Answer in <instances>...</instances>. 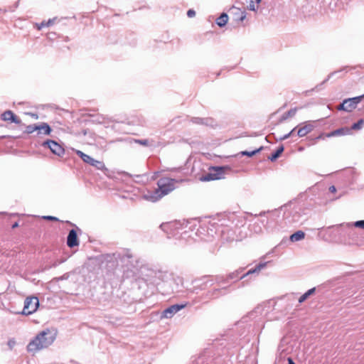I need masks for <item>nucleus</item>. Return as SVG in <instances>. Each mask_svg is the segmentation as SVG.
Segmentation results:
<instances>
[{
  "label": "nucleus",
  "instance_id": "1",
  "mask_svg": "<svg viewBox=\"0 0 364 364\" xmlns=\"http://www.w3.org/2000/svg\"><path fill=\"white\" fill-rule=\"evenodd\" d=\"M182 180H176L170 178H161L157 181L158 188L153 191H148L144 195V198L151 202H156L164 196L168 195L176 188V183L181 182Z\"/></svg>",
  "mask_w": 364,
  "mask_h": 364
},
{
  "label": "nucleus",
  "instance_id": "2",
  "mask_svg": "<svg viewBox=\"0 0 364 364\" xmlns=\"http://www.w3.org/2000/svg\"><path fill=\"white\" fill-rule=\"evenodd\" d=\"M55 333L49 329L42 331L36 335L27 345V350L29 353H36L43 348L50 346L55 341Z\"/></svg>",
  "mask_w": 364,
  "mask_h": 364
},
{
  "label": "nucleus",
  "instance_id": "3",
  "mask_svg": "<svg viewBox=\"0 0 364 364\" xmlns=\"http://www.w3.org/2000/svg\"><path fill=\"white\" fill-rule=\"evenodd\" d=\"M215 282V278L213 279L209 276H205L200 279L194 281V287L191 290L192 293H198L199 290H204L208 285L212 286Z\"/></svg>",
  "mask_w": 364,
  "mask_h": 364
},
{
  "label": "nucleus",
  "instance_id": "4",
  "mask_svg": "<svg viewBox=\"0 0 364 364\" xmlns=\"http://www.w3.org/2000/svg\"><path fill=\"white\" fill-rule=\"evenodd\" d=\"M39 306L38 299L36 296L27 297L24 301V306L21 314L30 315L34 313Z\"/></svg>",
  "mask_w": 364,
  "mask_h": 364
},
{
  "label": "nucleus",
  "instance_id": "5",
  "mask_svg": "<svg viewBox=\"0 0 364 364\" xmlns=\"http://www.w3.org/2000/svg\"><path fill=\"white\" fill-rule=\"evenodd\" d=\"M75 153L85 163L88 164L99 170H102L105 168V164L103 162L94 159L90 156L83 153L82 151L80 150H75Z\"/></svg>",
  "mask_w": 364,
  "mask_h": 364
},
{
  "label": "nucleus",
  "instance_id": "6",
  "mask_svg": "<svg viewBox=\"0 0 364 364\" xmlns=\"http://www.w3.org/2000/svg\"><path fill=\"white\" fill-rule=\"evenodd\" d=\"M229 169L227 166H216L213 167V171L214 172H211L205 175L202 180L205 181H208L211 180H218L220 179L223 177L225 170Z\"/></svg>",
  "mask_w": 364,
  "mask_h": 364
},
{
  "label": "nucleus",
  "instance_id": "7",
  "mask_svg": "<svg viewBox=\"0 0 364 364\" xmlns=\"http://www.w3.org/2000/svg\"><path fill=\"white\" fill-rule=\"evenodd\" d=\"M42 146L49 149L51 152L58 156L64 154L65 150L58 143L53 140H46L42 143Z\"/></svg>",
  "mask_w": 364,
  "mask_h": 364
},
{
  "label": "nucleus",
  "instance_id": "8",
  "mask_svg": "<svg viewBox=\"0 0 364 364\" xmlns=\"http://www.w3.org/2000/svg\"><path fill=\"white\" fill-rule=\"evenodd\" d=\"M41 129H44V134L49 135L51 132V129L50 126L45 122L41 123V124H31L26 127V132L28 134H31L35 131H38V133H41Z\"/></svg>",
  "mask_w": 364,
  "mask_h": 364
},
{
  "label": "nucleus",
  "instance_id": "9",
  "mask_svg": "<svg viewBox=\"0 0 364 364\" xmlns=\"http://www.w3.org/2000/svg\"><path fill=\"white\" fill-rule=\"evenodd\" d=\"M186 305V304H174L166 309H164L161 314V318H170L180 310L183 309Z\"/></svg>",
  "mask_w": 364,
  "mask_h": 364
},
{
  "label": "nucleus",
  "instance_id": "10",
  "mask_svg": "<svg viewBox=\"0 0 364 364\" xmlns=\"http://www.w3.org/2000/svg\"><path fill=\"white\" fill-rule=\"evenodd\" d=\"M364 97V95L358 97L348 98L346 100L347 105L346 106V112H351L356 108L358 103L360 102Z\"/></svg>",
  "mask_w": 364,
  "mask_h": 364
},
{
  "label": "nucleus",
  "instance_id": "11",
  "mask_svg": "<svg viewBox=\"0 0 364 364\" xmlns=\"http://www.w3.org/2000/svg\"><path fill=\"white\" fill-rule=\"evenodd\" d=\"M67 245L69 247H74L79 245V240L77 238V232L74 229L69 231L67 237Z\"/></svg>",
  "mask_w": 364,
  "mask_h": 364
},
{
  "label": "nucleus",
  "instance_id": "12",
  "mask_svg": "<svg viewBox=\"0 0 364 364\" xmlns=\"http://www.w3.org/2000/svg\"><path fill=\"white\" fill-rule=\"evenodd\" d=\"M1 119L4 121H10L11 122H14L17 124H19L21 122V119L10 110L4 112L1 114Z\"/></svg>",
  "mask_w": 364,
  "mask_h": 364
},
{
  "label": "nucleus",
  "instance_id": "13",
  "mask_svg": "<svg viewBox=\"0 0 364 364\" xmlns=\"http://www.w3.org/2000/svg\"><path fill=\"white\" fill-rule=\"evenodd\" d=\"M350 134V129L348 127H342L340 129H337L330 133L326 134V137H333L338 136H343Z\"/></svg>",
  "mask_w": 364,
  "mask_h": 364
},
{
  "label": "nucleus",
  "instance_id": "14",
  "mask_svg": "<svg viewBox=\"0 0 364 364\" xmlns=\"http://www.w3.org/2000/svg\"><path fill=\"white\" fill-rule=\"evenodd\" d=\"M154 277L160 281L166 282L171 278V274L167 271L158 270L154 272Z\"/></svg>",
  "mask_w": 364,
  "mask_h": 364
},
{
  "label": "nucleus",
  "instance_id": "15",
  "mask_svg": "<svg viewBox=\"0 0 364 364\" xmlns=\"http://www.w3.org/2000/svg\"><path fill=\"white\" fill-rule=\"evenodd\" d=\"M239 274H240V271L237 270V271H235L234 272L229 274L227 276L226 279H224L223 277H216L215 282L217 283H221V282L226 283V282H228V280L239 278Z\"/></svg>",
  "mask_w": 364,
  "mask_h": 364
},
{
  "label": "nucleus",
  "instance_id": "16",
  "mask_svg": "<svg viewBox=\"0 0 364 364\" xmlns=\"http://www.w3.org/2000/svg\"><path fill=\"white\" fill-rule=\"evenodd\" d=\"M314 129V126L311 124H308L304 125V127L299 128L297 131V135L299 137H302L306 136L307 134L311 132Z\"/></svg>",
  "mask_w": 364,
  "mask_h": 364
},
{
  "label": "nucleus",
  "instance_id": "17",
  "mask_svg": "<svg viewBox=\"0 0 364 364\" xmlns=\"http://www.w3.org/2000/svg\"><path fill=\"white\" fill-rule=\"evenodd\" d=\"M266 266V263H260L257 264L255 268L250 269L246 274H243L240 277V279H242L245 277L252 274L253 273H258L261 269H262Z\"/></svg>",
  "mask_w": 364,
  "mask_h": 364
},
{
  "label": "nucleus",
  "instance_id": "18",
  "mask_svg": "<svg viewBox=\"0 0 364 364\" xmlns=\"http://www.w3.org/2000/svg\"><path fill=\"white\" fill-rule=\"evenodd\" d=\"M305 237V234L303 231L301 230H299V231H296V232L293 233L291 236H290V240L291 242H298V241H300L301 240H303Z\"/></svg>",
  "mask_w": 364,
  "mask_h": 364
},
{
  "label": "nucleus",
  "instance_id": "19",
  "mask_svg": "<svg viewBox=\"0 0 364 364\" xmlns=\"http://www.w3.org/2000/svg\"><path fill=\"white\" fill-rule=\"evenodd\" d=\"M228 21V16L225 13H223L217 19L216 23L218 26H224Z\"/></svg>",
  "mask_w": 364,
  "mask_h": 364
},
{
  "label": "nucleus",
  "instance_id": "20",
  "mask_svg": "<svg viewBox=\"0 0 364 364\" xmlns=\"http://www.w3.org/2000/svg\"><path fill=\"white\" fill-rule=\"evenodd\" d=\"M316 291V288H311L309 289L306 293H304L303 295H301L299 299V302L300 304L305 301L308 298H309L310 296L313 295Z\"/></svg>",
  "mask_w": 364,
  "mask_h": 364
},
{
  "label": "nucleus",
  "instance_id": "21",
  "mask_svg": "<svg viewBox=\"0 0 364 364\" xmlns=\"http://www.w3.org/2000/svg\"><path fill=\"white\" fill-rule=\"evenodd\" d=\"M135 142L145 146H155L156 143L154 140L149 139H136Z\"/></svg>",
  "mask_w": 364,
  "mask_h": 364
},
{
  "label": "nucleus",
  "instance_id": "22",
  "mask_svg": "<svg viewBox=\"0 0 364 364\" xmlns=\"http://www.w3.org/2000/svg\"><path fill=\"white\" fill-rule=\"evenodd\" d=\"M283 151H284L283 146H279L277 149V150L269 157V159L271 160L272 161H275L277 158L279 157V156L282 154Z\"/></svg>",
  "mask_w": 364,
  "mask_h": 364
},
{
  "label": "nucleus",
  "instance_id": "23",
  "mask_svg": "<svg viewBox=\"0 0 364 364\" xmlns=\"http://www.w3.org/2000/svg\"><path fill=\"white\" fill-rule=\"evenodd\" d=\"M364 126V119H360L356 123H354L350 128L351 130H360Z\"/></svg>",
  "mask_w": 364,
  "mask_h": 364
},
{
  "label": "nucleus",
  "instance_id": "24",
  "mask_svg": "<svg viewBox=\"0 0 364 364\" xmlns=\"http://www.w3.org/2000/svg\"><path fill=\"white\" fill-rule=\"evenodd\" d=\"M262 149V146H261L260 148H259L256 150L252 151H241L240 154L242 156H247L251 157V156H254L255 154L259 152Z\"/></svg>",
  "mask_w": 364,
  "mask_h": 364
},
{
  "label": "nucleus",
  "instance_id": "25",
  "mask_svg": "<svg viewBox=\"0 0 364 364\" xmlns=\"http://www.w3.org/2000/svg\"><path fill=\"white\" fill-rule=\"evenodd\" d=\"M346 225L348 227L355 226L356 228L364 229V220H358V221L353 223V224L348 223Z\"/></svg>",
  "mask_w": 364,
  "mask_h": 364
},
{
  "label": "nucleus",
  "instance_id": "26",
  "mask_svg": "<svg viewBox=\"0 0 364 364\" xmlns=\"http://www.w3.org/2000/svg\"><path fill=\"white\" fill-rule=\"evenodd\" d=\"M210 120V119L194 118L193 122L196 124H208V122Z\"/></svg>",
  "mask_w": 364,
  "mask_h": 364
},
{
  "label": "nucleus",
  "instance_id": "27",
  "mask_svg": "<svg viewBox=\"0 0 364 364\" xmlns=\"http://www.w3.org/2000/svg\"><path fill=\"white\" fill-rule=\"evenodd\" d=\"M57 21H58V18L54 17L53 18H50L48 21H43L42 22L44 23V27H50V26H53Z\"/></svg>",
  "mask_w": 364,
  "mask_h": 364
},
{
  "label": "nucleus",
  "instance_id": "28",
  "mask_svg": "<svg viewBox=\"0 0 364 364\" xmlns=\"http://www.w3.org/2000/svg\"><path fill=\"white\" fill-rule=\"evenodd\" d=\"M232 9L236 11V12H235L236 14H241L240 18H239L240 21H242L245 18L246 14H245V11H242L240 9H239L235 7V6H232Z\"/></svg>",
  "mask_w": 364,
  "mask_h": 364
},
{
  "label": "nucleus",
  "instance_id": "29",
  "mask_svg": "<svg viewBox=\"0 0 364 364\" xmlns=\"http://www.w3.org/2000/svg\"><path fill=\"white\" fill-rule=\"evenodd\" d=\"M225 289H226V287L223 288V289H215L212 292H210V296L213 297H218L220 294V292L222 290H225Z\"/></svg>",
  "mask_w": 364,
  "mask_h": 364
},
{
  "label": "nucleus",
  "instance_id": "30",
  "mask_svg": "<svg viewBox=\"0 0 364 364\" xmlns=\"http://www.w3.org/2000/svg\"><path fill=\"white\" fill-rule=\"evenodd\" d=\"M258 6L255 4V2L253 1H251L250 2V4L248 6V9L250 11H256L257 9Z\"/></svg>",
  "mask_w": 364,
  "mask_h": 364
},
{
  "label": "nucleus",
  "instance_id": "31",
  "mask_svg": "<svg viewBox=\"0 0 364 364\" xmlns=\"http://www.w3.org/2000/svg\"><path fill=\"white\" fill-rule=\"evenodd\" d=\"M7 344L9 348L11 350L16 345V341L14 338L9 339Z\"/></svg>",
  "mask_w": 364,
  "mask_h": 364
},
{
  "label": "nucleus",
  "instance_id": "32",
  "mask_svg": "<svg viewBox=\"0 0 364 364\" xmlns=\"http://www.w3.org/2000/svg\"><path fill=\"white\" fill-rule=\"evenodd\" d=\"M296 130V128L293 129L289 133L285 134L284 136L281 138L282 140H284L288 139L290 136L293 135L294 132Z\"/></svg>",
  "mask_w": 364,
  "mask_h": 364
},
{
  "label": "nucleus",
  "instance_id": "33",
  "mask_svg": "<svg viewBox=\"0 0 364 364\" xmlns=\"http://www.w3.org/2000/svg\"><path fill=\"white\" fill-rule=\"evenodd\" d=\"M296 109H291L290 110H289L287 112V117H293L296 114Z\"/></svg>",
  "mask_w": 364,
  "mask_h": 364
},
{
  "label": "nucleus",
  "instance_id": "34",
  "mask_svg": "<svg viewBox=\"0 0 364 364\" xmlns=\"http://www.w3.org/2000/svg\"><path fill=\"white\" fill-rule=\"evenodd\" d=\"M347 105V102L346 100L338 106V109L346 111V106Z\"/></svg>",
  "mask_w": 364,
  "mask_h": 364
},
{
  "label": "nucleus",
  "instance_id": "35",
  "mask_svg": "<svg viewBox=\"0 0 364 364\" xmlns=\"http://www.w3.org/2000/svg\"><path fill=\"white\" fill-rule=\"evenodd\" d=\"M187 16L189 18H193L196 16V11L193 9H189L187 11Z\"/></svg>",
  "mask_w": 364,
  "mask_h": 364
},
{
  "label": "nucleus",
  "instance_id": "36",
  "mask_svg": "<svg viewBox=\"0 0 364 364\" xmlns=\"http://www.w3.org/2000/svg\"><path fill=\"white\" fill-rule=\"evenodd\" d=\"M35 28H36L38 31L41 30L44 28V23L41 22V23H36L34 24Z\"/></svg>",
  "mask_w": 364,
  "mask_h": 364
},
{
  "label": "nucleus",
  "instance_id": "37",
  "mask_svg": "<svg viewBox=\"0 0 364 364\" xmlns=\"http://www.w3.org/2000/svg\"><path fill=\"white\" fill-rule=\"evenodd\" d=\"M43 218L45 220H53V221H58V218L54 217V216H50V215H48V216H44Z\"/></svg>",
  "mask_w": 364,
  "mask_h": 364
},
{
  "label": "nucleus",
  "instance_id": "38",
  "mask_svg": "<svg viewBox=\"0 0 364 364\" xmlns=\"http://www.w3.org/2000/svg\"><path fill=\"white\" fill-rule=\"evenodd\" d=\"M329 191L331 193H334L336 191V188L334 186H331L329 187Z\"/></svg>",
  "mask_w": 364,
  "mask_h": 364
},
{
  "label": "nucleus",
  "instance_id": "39",
  "mask_svg": "<svg viewBox=\"0 0 364 364\" xmlns=\"http://www.w3.org/2000/svg\"><path fill=\"white\" fill-rule=\"evenodd\" d=\"M287 360H288V363H289V364H296V363L294 362L293 359H292L291 358H290V357H289V358H287Z\"/></svg>",
  "mask_w": 364,
  "mask_h": 364
},
{
  "label": "nucleus",
  "instance_id": "40",
  "mask_svg": "<svg viewBox=\"0 0 364 364\" xmlns=\"http://www.w3.org/2000/svg\"><path fill=\"white\" fill-rule=\"evenodd\" d=\"M332 75H333V73H331V74L328 76V77L322 82V83H321V85H323V84L326 83V82L329 80V78L331 77V76Z\"/></svg>",
  "mask_w": 364,
  "mask_h": 364
},
{
  "label": "nucleus",
  "instance_id": "41",
  "mask_svg": "<svg viewBox=\"0 0 364 364\" xmlns=\"http://www.w3.org/2000/svg\"><path fill=\"white\" fill-rule=\"evenodd\" d=\"M326 136V134H320L317 138L316 139H323Z\"/></svg>",
  "mask_w": 364,
  "mask_h": 364
},
{
  "label": "nucleus",
  "instance_id": "42",
  "mask_svg": "<svg viewBox=\"0 0 364 364\" xmlns=\"http://www.w3.org/2000/svg\"><path fill=\"white\" fill-rule=\"evenodd\" d=\"M32 117L35 118V119H38V115L36 114H33V113H31L29 114Z\"/></svg>",
  "mask_w": 364,
  "mask_h": 364
},
{
  "label": "nucleus",
  "instance_id": "43",
  "mask_svg": "<svg viewBox=\"0 0 364 364\" xmlns=\"http://www.w3.org/2000/svg\"><path fill=\"white\" fill-rule=\"evenodd\" d=\"M18 226V223H14V224L12 225V228H13V229H14V228H17Z\"/></svg>",
  "mask_w": 364,
  "mask_h": 364
},
{
  "label": "nucleus",
  "instance_id": "44",
  "mask_svg": "<svg viewBox=\"0 0 364 364\" xmlns=\"http://www.w3.org/2000/svg\"><path fill=\"white\" fill-rule=\"evenodd\" d=\"M257 4H259L261 2V0H255Z\"/></svg>",
  "mask_w": 364,
  "mask_h": 364
},
{
  "label": "nucleus",
  "instance_id": "45",
  "mask_svg": "<svg viewBox=\"0 0 364 364\" xmlns=\"http://www.w3.org/2000/svg\"><path fill=\"white\" fill-rule=\"evenodd\" d=\"M48 38H50V39H51V38H53V36H50V34H48Z\"/></svg>",
  "mask_w": 364,
  "mask_h": 364
},
{
  "label": "nucleus",
  "instance_id": "46",
  "mask_svg": "<svg viewBox=\"0 0 364 364\" xmlns=\"http://www.w3.org/2000/svg\"><path fill=\"white\" fill-rule=\"evenodd\" d=\"M48 38H50V39H51V38H53V36H50V34H48Z\"/></svg>",
  "mask_w": 364,
  "mask_h": 364
},
{
  "label": "nucleus",
  "instance_id": "47",
  "mask_svg": "<svg viewBox=\"0 0 364 364\" xmlns=\"http://www.w3.org/2000/svg\"><path fill=\"white\" fill-rule=\"evenodd\" d=\"M43 132V133L44 134V129H41V133Z\"/></svg>",
  "mask_w": 364,
  "mask_h": 364
}]
</instances>
